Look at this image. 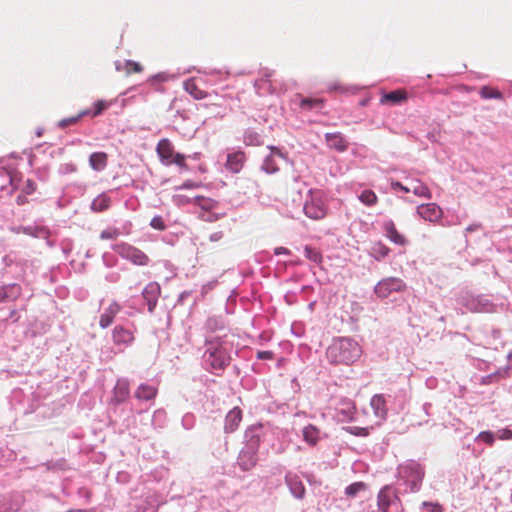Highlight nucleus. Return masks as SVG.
<instances>
[{
    "mask_svg": "<svg viewBox=\"0 0 512 512\" xmlns=\"http://www.w3.org/2000/svg\"><path fill=\"white\" fill-rule=\"evenodd\" d=\"M362 355L361 346L351 338L334 339L326 350V357L334 365H351Z\"/></svg>",
    "mask_w": 512,
    "mask_h": 512,
    "instance_id": "obj_1",
    "label": "nucleus"
},
{
    "mask_svg": "<svg viewBox=\"0 0 512 512\" xmlns=\"http://www.w3.org/2000/svg\"><path fill=\"white\" fill-rule=\"evenodd\" d=\"M232 342L224 338H214L207 341L205 360L212 369H224L230 363Z\"/></svg>",
    "mask_w": 512,
    "mask_h": 512,
    "instance_id": "obj_2",
    "label": "nucleus"
},
{
    "mask_svg": "<svg viewBox=\"0 0 512 512\" xmlns=\"http://www.w3.org/2000/svg\"><path fill=\"white\" fill-rule=\"evenodd\" d=\"M157 155L160 161L169 166L171 164L177 165L179 168L188 169L186 164V156L174 151V146L167 138L161 139L156 146Z\"/></svg>",
    "mask_w": 512,
    "mask_h": 512,
    "instance_id": "obj_3",
    "label": "nucleus"
},
{
    "mask_svg": "<svg viewBox=\"0 0 512 512\" xmlns=\"http://www.w3.org/2000/svg\"><path fill=\"white\" fill-rule=\"evenodd\" d=\"M113 250L122 258L139 266H145L149 263V257L139 248L128 243H119L114 245Z\"/></svg>",
    "mask_w": 512,
    "mask_h": 512,
    "instance_id": "obj_4",
    "label": "nucleus"
},
{
    "mask_svg": "<svg viewBox=\"0 0 512 512\" xmlns=\"http://www.w3.org/2000/svg\"><path fill=\"white\" fill-rule=\"evenodd\" d=\"M406 289V284L400 278L389 277L382 279L375 286V293L380 298L388 297L392 292H400Z\"/></svg>",
    "mask_w": 512,
    "mask_h": 512,
    "instance_id": "obj_5",
    "label": "nucleus"
},
{
    "mask_svg": "<svg viewBox=\"0 0 512 512\" xmlns=\"http://www.w3.org/2000/svg\"><path fill=\"white\" fill-rule=\"evenodd\" d=\"M21 181V175L14 169L0 168V189H8L7 193L12 194L18 189Z\"/></svg>",
    "mask_w": 512,
    "mask_h": 512,
    "instance_id": "obj_6",
    "label": "nucleus"
},
{
    "mask_svg": "<svg viewBox=\"0 0 512 512\" xmlns=\"http://www.w3.org/2000/svg\"><path fill=\"white\" fill-rule=\"evenodd\" d=\"M303 210L305 215L313 220H320L324 218L327 213L323 200L318 196H311V198L305 202Z\"/></svg>",
    "mask_w": 512,
    "mask_h": 512,
    "instance_id": "obj_7",
    "label": "nucleus"
},
{
    "mask_svg": "<svg viewBox=\"0 0 512 512\" xmlns=\"http://www.w3.org/2000/svg\"><path fill=\"white\" fill-rule=\"evenodd\" d=\"M417 214L431 223H437L443 216L442 209L435 203L422 204L417 207Z\"/></svg>",
    "mask_w": 512,
    "mask_h": 512,
    "instance_id": "obj_8",
    "label": "nucleus"
},
{
    "mask_svg": "<svg viewBox=\"0 0 512 512\" xmlns=\"http://www.w3.org/2000/svg\"><path fill=\"white\" fill-rule=\"evenodd\" d=\"M408 99L407 92L404 89H397L382 94L380 103L382 105H398L406 102Z\"/></svg>",
    "mask_w": 512,
    "mask_h": 512,
    "instance_id": "obj_9",
    "label": "nucleus"
},
{
    "mask_svg": "<svg viewBox=\"0 0 512 512\" xmlns=\"http://www.w3.org/2000/svg\"><path fill=\"white\" fill-rule=\"evenodd\" d=\"M112 339L115 345L128 346L134 341V335L130 330L118 325L112 331Z\"/></svg>",
    "mask_w": 512,
    "mask_h": 512,
    "instance_id": "obj_10",
    "label": "nucleus"
},
{
    "mask_svg": "<svg viewBox=\"0 0 512 512\" xmlns=\"http://www.w3.org/2000/svg\"><path fill=\"white\" fill-rule=\"evenodd\" d=\"M160 286L158 283H149L143 290V297L147 301L148 310L152 312L157 304V299L160 294Z\"/></svg>",
    "mask_w": 512,
    "mask_h": 512,
    "instance_id": "obj_11",
    "label": "nucleus"
},
{
    "mask_svg": "<svg viewBox=\"0 0 512 512\" xmlns=\"http://www.w3.org/2000/svg\"><path fill=\"white\" fill-rule=\"evenodd\" d=\"M257 460V451L243 448L238 457V464L243 470L247 471L256 465Z\"/></svg>",
    "mask_w": 512,
    "mask_h": 512,
    "instance_id": "obj_12",
    "label": "nucleus"
},
{
    "mask_svg": "<svg viewBox=\"0 0 512 512\" xmlns=\"http://www.w3.org/2000/svg\"><path fill=\"white\" fill-rule=\"evenodd\" d=\"M283 160L282 153L276 148H271V153L268 155L262 165L263 170L267 173H275L279 170L278 162Z\"/></svg>",
    "mask_w": 512,
    "mask_h": 512,
    "instance_id": "obj_13",
    "label": "nucleus"
},
{
    "mask_svg": "<svg viewBox=\"0 0 512 512\" xmlns=\"http://www.w3.org/2000/svg\"><path fill=\"white\" fill-rule=\"evenodd\" d=\"M120 310L121 306L117 302H112L100 316V327L104 329L111 325Z\"/></svg>",
    "mask_w": 512,
    "mask_h": 512,
    "instance_id": "obj_14",
    "label": "nucleus"
},
{
    "mask_svg": "<svg viewBox=\"0 0 512 512\" xmlns=\"http://www.w3.org/2000/svg\"><path fill=\"white\" fill-rule=\"evenodd\" d=\"M325 139L330 148L339 152H344L348 148V141L339 132L327 133Z\"/></svg>",
    "mask_w": 512,
    "mask_h": 512,
    "instance_id": "obj_15",
    "label": "nucleus"
},
{
    "mask_svg": "<svg viewBox=\"0 0 512 512\" xmlns=\"http://www.w3.org/2000/svg\"><path fill=\"white\" fill-rule=\"evenodd\" d=\"M158 393V388L149 384H141L134 392V397L140 401H151Z\"/></svg>",
    "mask_w": 512,
    "mask_h": 512,
    "instance_id": "obj_16",
    "label": "nucleus"
},
{
    "mask_svg": "<svg viewBox=\"0 0 512 512\" xmlns=\"http://www.w3.org/2000/svg\"><path fill=\"white\" fill-rule=\"evenodd\" d=\"M116 70L119 72H124L126 76H130L132 74H140L144 71V66L133 60H125L124 62L116 63Z\"/></svg>",
    "mask_w": 512,
    "mask_h": 512,
    "instance_id": "obj_17",
    "label": "nucleus"
},
{
    "mask_svg": "<svg viewBox=\"0 0 512 512\" xmlns=\"http://www.w3.org/2000/svg\"><path fill=\"white\" fill-rule=\"evenodd\" d=\"M370 407L373 410L375 416L384 420L387 416V407L385 398L382 395H374L370 400Z\"/></svg>",
    "mask_w": 512,
    "mask_h": 512,
    "instance_id": "obj_18",
    "label": "nucleus"
},
{
    "mask_svg": "<svg viewBox=\"0 0 512 512\" xmlns=\"http://www.w3.org/2000/svg\"><path fill=\"white\" fill-rule=\"evenodd\" d=\"M242 420V411L235 407L228 412L225 419V431L234 432Z\"/></svg>",
    "mask_w": 512,
    "mask_h": 512,
    "instance_id": "obj_19",
    "label": "nucleus"
},
{
    "mask_svg": "<svg viewBox=\"0 0 512 512\" xmlns=\"http://www.w3.org/2000/svg\"><path fill=\"white\" fill-rule=\"evenodd\" d=\"M286 483L295 497L300 499L303 498L305 494V487L297 475H286Z\"/></svg>",
    "mask_w": 512,
    "mask_h": 512,
    "instance_id": "obj_20",
    "label": "nucleus"
},
{
    "mask_svg": "<svg viewBox=\"0 0 512 512\" xmlns=\"http://www.w3.org/2000/svg\"><path fill=\"white\" fill-rule=\"evenodd\" d=\"M384 230H385L386 236L395 244H398V245L406 244V242H407L406 238L398 232L393 221H387L384 224Z\"/></svg>",
    "mask_w": 512,
    "mask_h": 512,
    "instance_id": "obj_21",
    "label": "nucleus"
},
{
    "mask_svg": "<svg viewBox=\"0 0 512 512\" xmlns=\"http://www.w3.org/2000/svg\"><path fill=\"white\" fill-rule=\"evenodd\" d=\"M245 155L242 152H235L227 156L226 168L233 173L241 170L244 163Z\"/></svg>",
    "mask_w": 512,
    "mask_h": 512,
    "instance_id": "obj_22",
    "label": "nucleus"
},
{
    "mask_svg": "<svg viewBox=\"0 0 512 512\" xmlns=\"http://www.w3.org/2000/svg\"><path fill=\"white\" fill-rule=\"evenodd\" d=\"M108 163V155L105 152H94L89 157V164L95 171H102Z\"/></svg>",
    "mask_w": 512,
    "mask_h": 512,
    "instance_id": "obj_23",
    "label": "nucleus"
},
{
    "mask_svg": "<svg viewBox=\"0 0 512 512\" xmlns=\"http://www.w3.org/2000/svg\"><path fill=\"white\" fill-rule=\"evenodd\" d=\"M129 395V383L126 381H118L114 387L113 401L117 404L122 403L128 399Z\"/></svg>",
    "mask_w": 512,
    "mask_h": 512,
    "instance_id": "obj_24",
    "label": "nucleus"
},
{
    "mask_svg": "<svg viewBox=\"0 0 512 512\" xmlns=\"http://www.w3.org/2000/svg\"><path fill=\"white\" fill-rule=\"evenodd\" d=\"M302 435L304 441L311 446H315L320 439L319 429L311 424L303 428Z\"/></svg>",
    "mask_w": 512,
    "mask_h": 512,
    "instance_id": "obj_25",
    "label": "nucleus"
},
{
    "mask_svg": "<svg viewBox=\"0 0 512 512\" xmlns=\"http://www.w3.org/2000/svg\"><path fill=\"white\" fill-rule=\"evenodd\" d=\"M246 446L245 448L257 451L260 446V434L259 429L250 428L245 433Z\"/></svg>",
    "mask_w": 512,
    "mask_h": 512,
    "instance_id": "obj_26",
    "label": "nucleus"
},
{
    "mask_svg": "<svg viewBox=\"0 0 512 512\" xmlns=\"http://www.w3.org/2000/svg\"><path fill=\"white\" fill-rule=\"evenodd\" d=\"M111 204V199L106 194L98 195L91 204V209L94 212L106 211Z\"/></svg>",
    "mask_w": 512,
    "mask_h": 512,
    "instance_id": "obj_27",
    "label": "nucleus"
},
{
    "mask_svg": "<svg viewBox=\"0 0 512 512\" xmlns=\"http://www.w3.org/2000/svg\"><path fill=\"white\" fill-rule=\"evenodd\" d=\"M390 503H391V497L389 494V488L384 487L378 493V497H377L378 508L382 512H387L390 507Z\"/></svg>",
    "mask_w": 512,
    "mask_h": 512,
    "instance_id": "obj_28",
    "label": "nucleus"
},
{
    "mask_svg": "<svg viewBox=\"0 0 512 512\" xmlns=\"http://www.w3.org/2000/svg\"><path fill=\"white\" fill-rule=\"evenodd\" d=\"M409 192L414 193L416 196L424 197L427 199H430L432 197L429 188L420 181H415L411 183V185L409 186Z\"/></svg>",
    "mask_w": 512,
    "mask_h": 512,
    "instance_id": "obj_29",
    "label": "nucleus"
},
{
    "mask_svg": "<svg viewBox=\"0 0 512 512\" xmlns=\"http://www.w3.org/2000/svg\"><path fill=\"white\" fill-rule=\"evenodd\" d=\"M90 114V111L89 110H83L81 112H79L77 115L75 116H71V117H68V118H64V119H61L59 122H58V127L61 128V129H65L67 128L68 126H71V125H75L77 124L84 116H87Z\"/></svg>",
    "mask_w": 512,
    "mask_h": 512,
    "instance_id": "obj_30",
    "label": "nucleus"
},
{
    "mask_svg": "<svg viewBox=\"0 0 512 512\" xmlns=\"http://www.w3.org/2000/svg\"><path fill=\"white\" fill-rule=\"evenodd\" d=\"M273 72L269 71L268 69H265L262 72L261 78L257 79L255 82V86L258 90H265L267 89L269 92H271V81L270 77H272Z\"/></svg>",
    "mask_w": 512,
    "mask_h": 512,
    "instance_id": "obj_31",
    "label": "nucleus"
},
{
    "mask_svg": "<svg viewBox=\"0 0 512 512\" xmlns=\"http://www.w3.org/2000/svg\"><path fill=\"white\" fill-rule=\"evenodd\" d=\"M195 204H197L202 211H210L215 209L217 203L211 198H205L203 196H196L192 200Z\"/></svg>",
    "mask_w": 512,
    "mask_h": 512,
    "instance_id": "obj_32",
    "label": "nucleus"
},
{
    "mask_svg": "<svg viewBox=\"0 0 512 512\" xmlns=\"http://www.w3.org/2000/svg\"><path fill=\"white\" fill-rule=\"evenodd\" d=\"M359 200L367 206H373L378 202V197L374 191L366 189L359 195Z\"/></svg>",
    "mask_w": 512,
    "mask_h": 512,
    "instance_id": "obj_33",
    "label": "nucleus"
},
{
    "mask_svg": "<svg viewBox=\"0 0 512 512\" xmlns=\"http://www.w3.org/2000/svg\"><path fill=\"white\" fill-rule=\"evenodd\" d=\"M480 95L483 99H502V93L496 88L483 86L480 89Z\"/></svg>",
    "mask_w": 512,
    "mask_h": 512,
    "instance_id": "obj_34",
    "label": "nucleus"
},
{
    "mask_svg": "<svg viewBox=\"0 0 512 512\" xmlns=\"http://www.w3.org/2000/svg\"><path fill=\"white\" fill-rule=\"evenodd\" d=\"M185 89L190 95H192L197 100L203 99L206 97V92L199 89L197 87V85L195 84V82H193V81H187L185 83Z\"/></svg>",
    "mask_w": 512,
    "mask_h": 512,
    "instance_id": "obj_35",
    "label": "nucleus"
},
{
    "mask_svg": "<svg viewBox=\"0 0 512 512\" xmlns=\"http://www.w3.org/2000/svg\"><path fill=\"white\" fill-rule=\"evenodd\" d=\"M367 485L364 482H355L346 487L345 493L349 497L356 496L359 492L366 490Z\"/></svg>",
    "mask_w": 512,
    "mask_h": 512,
    "instance_id": "obj_36",
    "label": "nucleus"
},
{
    "mask_svg": "<svg viewBox=\"0 0 512 512\" xmlns=\"http://www.w3.org/2000/svg\"><path fill=\"white\" fill-rule=\"evenodd\" d=\"M323 101L318 98H305L301 100L300 106L303 109L310 110L313 108H321Z\"/></svg>",
    "mask_w": 512,
    "mask_h": 512,
    "instance_id": "obj_37",
    "label": "nucleus"
},
{
    "mask_svg": "<svg viewBox=\"0 0 512 512\" xmlns=\"http://www.w3.org/2000/svg\"><path fill=\"white\" fill-rule=\"evenodd\" d=\"M304 254L310 261H312L314 263H320L322 260V256H321L320 252L310 246H305Z\"/></svg>",
    "mask_w": 512,
    "mask_h": 512,
    "instance_id": "obj_38",
    "label": "nucleus"
},
{
    "mask_svg": "<svg viewBox=\"0 0 512 512\" xmlns=\"http://www.w3.org/2000/svg\"><path fill=\"white\" fill-rule=\"evenodd\" d=\"M223 216H224V213L219 214V213L214 212L213 210L202 211L199 214V218L205 222H215V221L219 220L220 218H222Z\"/></svg>",
    "mask_w": 512,
    "mask_h": 512,
    "instance_id": "obj_39",
    "label": "nucleus"
},
{
    "mask_svg": "<svg viewBox=\"0 0 512 512\" xmlns=\"http://www.w3.org/2000/svg\"><path fill=\"white\" fill-rule=\"evenodd\" d=\"M344 430L355 436L366 437L370 434V429L368 427L349 426L345 427Z\"/></svg>",
    "mask_w": 512,
    "mask_h": 512,
    "instance_id": "obj_40",
    "label": "nucleus"
},
{
    "mask_svg": "<svg viewBox=\"0 0 512 512\" xmlns=\"http://www.w3.org/2000/svg\"><path fill=\"white\" fill-rule=\"evenodd\" d=\"M120 235L117 228H108L101 232L100 238L102 240H115Z\"/></svg>",
    "mask_w": 512,
    "mask_h": 512,
    "instance_id": "obj_41",
    "label": "nucleus"
},
{
    "mask_svg": "<svg viewBox=\"0 0 512 512\" xmlns=\"http://www.w3.org/2000/svg\"><path fill=\"white\" fill-rule=\"evenodd\" d=\"M108 107V103L103 100H98L94 104V111L92 113V116H98L100 115L106 108Z\"/></svg>",
    "mask_w": 512,
    "mask_h": 512,
    "instance_id": "obj_42",
    "label": "nucleus"
},
{
    "mask_svg": "<svg viewBox=\"0 0 512 512\" xmlns=\"http://www.w3.org/2000/svg\"><path fill=\"white\" fill-rule=\"evenodd\" d=\"M343 405L345 407L340 410L341 413L344 414L346 418H351L355 411L354 404L351 402H344Z\"/></svg>",
    "mask_w": 512,
    "mask_h": 512,
    "instance_id": "obj_43",
    "label": "nucleus"
},
{
    "mask_svg": "<svg viewBox=\"0 0 512 512\" xmlns=\"http://www.w3.org/2000/svg\"><path fill=\"white\" fill-rule=\"evenodd\" d=\"M478 438L490 446L494 443V435L491 432H481Z\"/></svg>",
    "mask_w": 512,
    "mask_h": 512,
    "instance_id": "obj_44",
    "label": "nucleus"
},
{
    "mask_svg": "<svg viewBox=\"0 0 512 512\" xmlns=\"http://www.w3.org/2000/svg\"><path fill=\"white\" fill-rule=\"evenodd\" d=\"M202 186V183L200 182H194L191 180H186L181 186L177 187L176 189H195Z\"/></svg>",
    "mask_w": 512,
    "mask_h": 512,
    "instance_id": "obj_45",
    "label": "nucleus"
},
{
    "mask_svg": "<svg viewBox=\"0 0 512 512\" xmlns=\"http://www.w3.org/2000/svg\"><path fill=\"white\" fill-rule=\"evenodd\" d=\"M151 226L153 228H156L158 230H164L165 229V225L163 223V220L161 217H154L151 221Z\"/></svg>",
    "mask_w": 512,
    "mask_h": 512,
    "instance_id": "obj_46",
    "label": "nucleus"
},
{
    "mask_svg": "<svg viewBox=\"0 0 512 512\" xmlns=\"http://www.w3.org/2000/svg\"><path fill=\"white\" fill-rule=\"evenodd\" d=\"M499 435L498 437L502 440H511L512 439V430L510 429H502V430H499Z\"/></svg>",
    "mask_w": 512,
    "mask_h": 512,
    "instance_id": "obj_47",
    "label": "nucleus"
},
{
    "mask_svg": "<svg viewBox=\"0 0 512 512\" xmlns=\"http://www.w3.org/2000/svg\"><path fill=\"white\" fill-rule=\"evenodd\" d=\"M165 76L163 74H157V75H153L151 77H149L147 79V82L150 83L151 85H155L157 82H163L165 81Z\"/></svg>",
    "mask_w": 512,
    "mask_h": 512,
    "instance_id": "obj_48",
    "label": "nucleus"
},
{
    "mask_svg": "<svg viewBox=\"0 0 512 512\" xmlns=\"http://www.w3.org/2000/svg\"><path fill=\"white\" fill-rule=\"evenodd\" d=\"M173 201L177 205H183V204H187V203L191 202V200L186 198L184 195H174L173 196Z\"/></svg>",
    "mask_w": 512,
    "mask_h": 512,
    "instance_id": "obj_49",
    "label": "nucleus"
},
{
    "mask_svg": "<svg viewBox=\"0 0 512 512\" xmlns=\"http://www.w3.org/2000/svg\"><path fill=\"white\" fill-rule=\"evenodd\" d=\"M274 357L273 352L271 351H258L257 358L261 360H270Z\"/></svg>",
    "mask_w": 512,
    "mask_h": 512,
    "instance_id": "obj_50",
    "label": "nucleus"
},
{
    "mask_svg": "<svg viewBox=\"0 0 512 512\" xmlns=\"http://www.w3.org/2000/svg\"><path fill=\"white\" fill-rule=\"evenodd\" d=\"M423 506L424 507H429L430 508L429 512H443L442 511V507L439 504H433V503H430V502H423Z\"/></svg>",
    "mask_w": 512,
    "mask_h": 512,
    "instance_id": "obj_51",
    "label": "nucleus"
},
{
    "mask_svg": "<svg viewBox=\"0 0 512 512\" xmlns=\"http://www.w3.org/2000/svg\"><path fill=\"white\" fill-rule=\"evenodd\" d=\"M35 189H36V185H35V183H34L33 181H31V180H28V181H27V184H26V187H25V189H24V190H25V192H26L27 194H30V193L34 192V191H35Z\"/></svg>",
    "mask_w": 512,
    "mask_h": 512,
    "instance_id": "obj_52",
    "label": "nucleus"
},
{
    "mask_svg": "<svg viewBox=\"0 0 512 512\" xmlns=\"http://www.w3.org/2000/svg\"><path fill=\"white\" fill-rule=\"evenodd\" d=\"M328 90L329 91H341V92L346 91L345 88H343L340 84H337V83L330 84L328 87Z\"/></svg>",
    "mask_w": 512,
    "mask_h": 512,
    "instance_id": "obj_53",
    "label": "nucleus"
},
{
    "mask_svg": "<svg viewBox=\"0 0 512 512\" xmlns=\"http://www.w3.org/2000/svg\"><path fill=\"white\" fill-rule=\"evenodd\" d=\"M392 187L393 188H399L400 190H402L405 193L409 192V186H404L400 182L392 183Z\"/></svg>",
    "mask_w": 512,
    "mask_h": 512,
    "instance_id": "obj_54",
    "label": "nucleus"
},
{
    "mask_svg": "<svg viewBox=\"0 0 512 512\" xmlns=\"http://www.w3.org/2000/svg\"><path fill=\"white\" fill-rule=\"evenodd\" d=\"M388 253H389V248L388 247H386L385 245H379V254L382 257L387 256Z\"/></svg>",
    "mask_w": 512,
    "mask_h": 512,
    "instance_id": "obj_55",
    "label": "nucleus"
},
{
    "mask_svg": "<svg viewBox=\"0 0 512 512\" xmlns=\"http://www.w3.org/2000/svg\"><path fill=\"white\" fill-rule=\"evenodd\" d=\"M221 237H222V233L221 232H217V233L212 234L210 236V239L212 241H217V240L221 239Z\"/></svg>",
    "mask_w": 512,
    "mask_h": 512,
    "instance_id": "obj_56",
    "label": "nucleus"
},
{
    "mask_svg": "<svg viewBox=\"0 0 512 512\" xmlns=\"http://www.w3.org/2000/svg\"><path fill=\"white\" fill-rule=\"evenodd\" d=\"M67 512H95L94 509H73V510H69Z\"/></svg>",
    "mask_w": 512,
    "mask_h": 512,
    "instance_id": "obj_57",
    "label": "nucleus"
},
{
    "mask_svg": "<svg viewBox=\"0 0 512 512\" xmlns=\"http://www.w3.org/2000/svg\"><path fill=\"white\" fill-rule=\"evenodd\" d=\"M275 253L276 254H282V253L285 254V253H288V250L284 247H279L275 250Z\"/></svg>",
    "mask_w": 512,
    "mask_h": 512,
    "instance_id": "obj_58",
    "label": "nucleus"
},
{
    "mask_svg": "<svg viewBox=\"0 0 512 512\" xmlns=\"http://www.w3.org/2000/svg\"><path fill=\"white\" fill-rule=\"evenodd\" d=\"M3 262L5 263L6 266H9L12 263V259L10 258V256L7 255L3 257Z\"/></svg>",
    "mask_w": 512,
    "mask_h": 512,
    "instance_id": "obj_59",
    "label": "nucleus"
},
{
    "mask_svg": "<svg viewBox=\"0 0 512 512\" xmlns=\"http://www.w3.org/2000/svg\"><path fill=\"white\" fill-rule=\"evenodd\" d=\"M37 135H38V136H41V135H42V133H41L40 131H37Z\"/></svg>",
    "mask_w": 512,
    "mask_h": 512,
    "instance_id": "obj_60",
    "label": "nucleus"
}]
</instances>
